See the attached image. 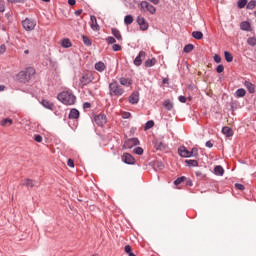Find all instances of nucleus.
I'll use <instances>...</instances> for the list:
<instances>
[{
	"label": "nucleus",
	"mask_w": 256,
	"mask_h": 256,
	"mask_svg": "<svg viewBox=\"0 0 256 256\" xmlns=\"http://www.w3.org/2000/svg\"><path fill=\"white\" fill-rule=\"evenodd\" d=\"M68 4L70 6H75L76 5V0H68Z\"/></svg>",
	"instance_id": "57"
},
{
	"label": "nucleus",
	"mask_w": 256,
	"mask_h": 256,
	"mask_svg": "<svg viewBox=\"0 0 256 256\" xmlns=\"http://www.w3.org/2000/svg\"><path fill=\"white\" fill-rule=\"evenodd\" d=\"M61 46L63 48H70V47H72V42L69 38H65L62 40Z\"/></svg>",
	"instance_id": "26"
},
{
	"label": "nucleus",
	"mask_w": 256,
	"mask_h": 256,
	"mask_svg": "<svg viewBox=\"0 0 256 256\" xmlns=\"http://www.w3.org/2000/svg\"><path fill=\"white\" fill-rule=\"evenodd\" d=\"M120 84L126 87H130L131 86V81L125 77H121L120 78Z\"/></svg>",
	"instance_id": "31"
},
{
	"label": "nucleus",
	"mask_w": 256,
	"mask_h": 256,
	"mask_svg": "<svg viewBox=\"0 0 256 256\" xmlns=\"http://www.w3.org/2000/svg\"><path fill=\"white\" fill-rule=\"evenodd\" d=\"M185 163L188 166H192V167H197L199 166V162H197V160H185Z\"/></svg>",
	"instance_id": "34"
},
{
	"label": "nucleus",
	"mask_w": 256,
	"mask_h": 256,
	"mask_svg": "<svg viewBox=\"0 0 256 256\" xmlns=\"http://www.w3.org/2000/svg\"><path fill=\"white\" fill-rule=\"evenodd\" d=\"M247 43H248V45H250L252 47L256 46V38L255 37H249L247 39Z\"/></svg>",
	"instance_id": "38"
},
{
	"label": "nucleus",
	"mask_w": 256,
	"mask_h": 256,
	"mask_svg": "<svg viewBox=\"0 0 256 256\" xmlns=\"http://www.w3.org/2000/svg\"><path fill=\"white\" fill-rule=\"evenodd\" d=\"M112 49L114 52H118L122 50V46L120 44H113Z\"/></svg>",
	"instance_id": "43"
},
{
	"label": "nucleus",
	"mask_w": 256,
	"mask_h": 256,
	"mask_svg": "<svg viewBox=\"0 0 256 256\" xmlns=\"http://www.w3.org/2000/svg\"><path fill=\"white\" fill-rule=\"evenodd\" d=\"M206 147L213 148V142H211V140H208V142H206Z\"/></svg>",
	"instance_id": "55"
},
{
	"label": "nucleus",
	"mask_w": 256,
	"mask_h": 256,
	"mask_svg": "<svg viewBox=\"0 0 256 256\" xmlns=\"http://www.w3.org/2000/svg\"><path fill=\"white\" fill-rule=\"evenodd\" d=\"M79 117H80L79 110H76V108H73L72 110H70L69 119H78Z\"/></svg>",
	"instance_id": "19"
},
{
	"label": "nucleus",
	"mask_w": 256,
	"mask_h": 256,
	"mask_svg": "<svg viewBox=\"0 0 256 256\" xmlns=\"http://www.w3.org/2000/svg\"><path fill=\"white\" fill-rule=\"evenodd\" d=\"M22 26L25 31L30 32V31L35 30V28L37 26V22H36V20L26 18L25 20L22 21Z\"/></svg>",
	"instance_id": "5"
},
{
	"label": "nucleus",
	"mask_w": 256,
	"mask_h": 256,
	"mask_svg": "<svg viewBox=\"0 0 256 256\" xmlns=\"http://www.w3.org/2000/svg\"><path fill=\"white\" fill-rule=\"evenodd\" d=\"M106 42H107L108 44H115V43L117 42V40H116V38H114L113 36H108V37L106 38Z\"/></svg>",
	"instance_id": "41"
},
{
	"label": "nucleus",
	"mask_w": 256,
	"mask_h": 256,
	"mask_svg": "<svg viewBox=\"0 0 256 256\" xmlns=\"http://www.w3.org/2000/svg\"><path fill=\"white\" fill-rule=\"evenodd\" d=\"M240 28L243 31H250L251 25H250V23L248 21H243L240 24Z\"/></svg>",
	"instance_id": "24"
},
{
	"label": "nucleus",
	"mask_w": 256,
	"mask_h": 256,
	"mask_svg": "<svg viewBox=\"0 0 256 256\" xmlns=\"http://www.w3.org/2000/svg\"><path fill=\"white\" fill-rule=\"evenodd\" d=\"M34 140L37 142V143H41L43 141V137L40 136V134H37L36 136H34Z\"/></svg>",
	"instance_id": "48"
},
{
	"label": "nucleus",
	"mask_w": 256,
	"mask_h": 256,
	"mask_svg": "<svg viewBox=\"0 0 256 256\" xmlns=\"http://www.w3.org/2000/svg\"><path fill=\"white\" fill-rule=\"evenodd\" d=\"M140 7L141 10H146L151 15H155V13L157 12V8H155V6H153V4L149 3L148 1H142L140 3Z\"/></svg>",
	"instance_id": "6"
},
{
	"label": "nucleus",
	"mask_w": 256,
	"mask_h": 256,
	"mask_svg": "<svg viewBox=\"0 0 256 256\" xmlns=\"http://www.w3.org/2000/svg\"><path fill=\"white\" fill-rule=\"evenodd\" d=\"M36 185L35 180H31V178H25V180L22 181V186L34 188Z\"/></svg>",
	"instance_id": "16"
},
{
	"label": "nucleus",
	"mask_w": 256,
	"mask_h": 256,
	"mask_svg": "<svg viewBox=\"0 0 256 256\" xmlns=\"http://www.w3.org/2000/svg\"><path fill=\"white\" fill-rule=\"evenodd\" d=\"M155 64H157L156 58L147 59L144 63L146 68H151V67L155 66Z\"/></svg>",
	"instance_id": "21"
},
{
	"label": "nucleus",
	"mask_w": 256,
	"mask_h": 256,
	"mask_svg": "<svg viewBox=\"0 0 256 256\" xmlns=\"http://www.w3.org/2000/svg\"><path fill=\"white\" fill-rule=\"evenodd\" d=\"M244 85L247 88V90L249 91V93L252 94L255 92V86L251 82L245 81Z\"/></svg>",
	"instance_id": "25"
},
{
	"label": "nucleus",
	"mask_w": 256,
	"mask_h": 256,
	"mask_svg": "<svg viewBox=\"0 0 256 256\" xmlns=\"http://www.w3.org/2000/svg\"><path fill=\"white\" fill-rule=\"evenodd\" d=\"M140 101V93L138 91H134L130 96H129V103L130 104H138Z\"/></svg>",
	"instance_id": "13"
},
{
	"label": "nucleus",
	"mask_w": 256,
	"mask_h": 256,
	"mask_svg": "<svg viewBox=\"0 0 256 256\" xmlns=\"http://www.w3.org/2000/svg\"><path fill=\"white\" fill-rule=\"evenodd\" d=\"M245 6H247V0H239L238 1V8L243 9Z\"/></svg>",
	"instance_id": "40"
},
{
	"label": "nucleus",
	"mask_w": 256,
	"mask_h": 256,
	"mask_svg": "<svg viewBox=\"0 0 256 256\" xmlns=\"http://www.w3.org/2000/svg\"><path fill=\"white\" fill-rule=\"evenodd\" d=\"M82 40H83L84 45H86L88 47L92 46V40L87 35H82Z\"/></svg>",
	"instance_id": "30"
},
{
	"label": "nucleus",
	"mask_w": 256,
	"mask_h": 256,
	"mask_svg": "<svg viewBox=\"0 0 256 256\" xmlns=\"http://www.w3.org/2000/svg\"><path fill=\"white\" fill-rule=\"evenodd\" d=\"M163 106L168 111H171L173 109V103L171 102V100H165L163 102Z\"/></svg>",
	"instance_id": "29"
},
{
	"label": "nucleus",
	"mask_w": 256,
	"mask_h": 256,
	"mask_svg": "<svg viewBox=\"0 0 256 256\" xmlns=\"http://www.w3.org/2000/svg\"><path fill=\"white\" fill-rule=\"evenodd\" d=\"M216 71L219 74L223 73V71H225V66H223V64L218 65Z\"/></svg>",
	"instance_id": "45"
},
{
	"label": "nucleus",
	"mask_w": 256,
	"mask_h": 256,
	"mask_svg": "<svg viewBox=\"0 0 256 256\" xmlns=\"http://www.w3.org/2000/svg\"><path fill=\"white\" fill-rule=\"evenodd\" d=\"M111 33L112 35L115 37V39L119 42H122L123 41V36H122V33L119 29L117 28H112L111 29Z\"/></svg>",
	"instance_id": "15"
},
{
	"label": "nucleus",
	"mask_w": 256,
	"mask_h": 256,
	"mask_svg": "<svg viewBox=\"0 0 256 256\" xmlns=\"http://www.w3.org/2000/svg\"><path fill=\"white\" fill-rule=\"evenodd\" d=\"M83 13V9H78L75 11L76 16H80Z\"/></svg>",
	"instance_id": "56"
},
{
	"label": "nucleus",
	"mask_w": 256,
	"mask_h": 256,
	"mask_svg": "<svg viewBox=\"0 0 256 256\" xmlns=\"http://www.w3.org/2000/svg\"><path fill=\"white\" fill-rule=\"evenodd\" d=\"M36 74V70L33 67H27L25 70H21L16 75V80L20 83H27L32 79V76Z\"/></svg>",
	"instance_id": "1"
},
{
	"label": "nucleus",
	"mask_w": 256,
	"mask_h": 256,
	"mask_svg": "<svg viewBox=\"0 0 256 256\" xmlns=\"http://www.w3.org/2000/svg\"><path fill=\"white\" fill-rule=\"evenodd\" d=\"M185 181V176H181L180 178H177V180L174 182L175 185H180Z\"/></svg>",
	"instance_id": "46"
},
{
	"label": "nucleus",
	"mask_w": 256,
	"mask_h": 256,
	"mask_svg": "<svg viewBox=\"0 0 256 256\" xmlns=\"http://www.w3.org/2000/svg\"><path fill=\"white\" fill-rule=\"evenodd\" d=\"M195 48L193 44H187L184 47V53H191V51Z\"/></svg>",
	"instance_id": "37"
},
{
	"label": "nucleus",
	"mask_w": 256,
	"mask_h": 256,
	"mask_svg": "<svg viewBox=\"0 0 256 256\" xmlns=\"http://www.w3.org/2000/svg\"><path fill=\"white\" fill-rule=\"evenodd\" d=\"M178 154L184 158L191 157V152L187 148H185V146H181L180 148H178Z\"/></svg>",
	"instance_id": "14"
},
{
	"label": "nucleus",
	"mask_w": 256,
	"mask_h": 256,
	"mask_svg": "<svg viewBox=\"0 0 256 256\" xmlns=\"http://www.w3.org/2000/svg\"><path fill=\"white\" fill-rule=\"evenodd\" d=\"M178 100L181 102V103H186L187 102V97H185L184 95H180L178 97Z\"/></svg>",
	"instance_id": "50"
},
{
	"label": "nucleus",
	"mask_w": 256,
	"mask_h": 256,
	"mask_svg": "<svg viewBox=\"0 0 256 256\" xmlns=\"http://www.w3.org/2000/svg\"><path fill=\"white\" fill-rule=\"evenodd\" d=\"M214 173L215 175L223 176V174H225V170L223 169V166H215Z\"/></svg>",
	"instance_id": "22"
},
{
	"label": "nucleus",
	"mask_w": 256,
	"mask_h": 256,
	"mask_svg": "<svg viewBox=\"0 0 256 256\" xmlns=\"http://www.w3.org/2000/svg\"><path fill=\"white\" fill-rule=\"evenodd\" d=\"M128 256H136L134 253L129 254Z\"/></svg>",
	"instance_id": "64"
},
{
	"label": "nucleus",
	"mask_w": 256,
	"mask_h": 256,
	"mask_svg": "<svg viewBox=\"0 0 256 256\" xmlns=\"http://www.w3.org/2000/svg\"><path fill=\"white\" fill-rule=\"evenodd\" d=\"M246 94V90L244 88H239L235 91V97L236 98H242Z\"/></svg>",
	"instance_id": "23"
},
{
	"label": "nucleus",
	"mask_w": 256,
	"mask_h": 256,
	"mask_svg": "<svg viewBox=\"0 0 256 256\" xmlns=\"http://www.w3.org/2000/svg\"><path fill=\"white\" fill-rule=\"evenodd\" d=\"M110 95L122 96L125 90L119 85L117 81H113L109 84Z\"/></svg>",
	"instance_id": "3"
},
{
	"label": "nucleus",
	"mask_w": 256,
	"mask_h": 256,
	"mask_svg": "<svg viewBox=\"0 0 256 256\" xmlns=\"http://www.w3.org/2000/svg\"><path fill=\"white\" fill-rule=\"evenodd\" d=\"M10 2H21V0H10Z\"/></svg>",
	"instance_id": "62"
},
{
	"label": "nucleus",
	"mask_w": 256,
	"mask_h": 256,
	"mask_svg": "<svg viewBox=\"0 0 256 256\" xmlns=\"http://www.w3.org/2000/svg\"><path fill=\"white\" fill-rule=\"evenodd\" d=\"M125 25H131L134 23V17L133 15H126L124 18Z\"/></svg>",
	"instance_id": "27"
},
{
	"label": "nucleus",
	"mask_w": 256,
	"mask_h": 256,
	"mask_svg": "<svg viewBox=\"0 0 256 256\" xmlns=\"http://www.w3.org/2000/svg\"><path fill=\"white\" fill-rule=\"evenodd\" d=\"M152 4L157 5L159 4V0H149Z\"/></svg>",
	"instance_id": "59"
},
{
	"label": "nucleus",
	"mask_w": 256,
	"mask_h": 256,
	"mask_svg": "<svg viewBox=\"0 0 256 256\" xmlns=\"http://www.w3.org/2000/svg\"><path fill=\"white\" fill-rule=\"evenodd\" d=\"M140 145V140L138 138H129L124 142L123 147L125 149H132L135 146Z\"/></svg>",
	"instance_id": "7"
},
{
	"label": "nucleus",
	"mask_w": 256,
	"mask_h": 256,
	"mask_svg": "<svg viewBox=\"0 0 256 256\" xmlns=\"http://www.w3.org/2000/svg\"><path fill=\"white\" fill-rule=\"evenodd\" d=\"M222 133L226 137H232L233 136V129L229 128V126H224V128H222Z\"/></svg>",
	"instance_id": "20"
},
{
	"label": "nucleus",
	"mask_w": 256,
	"mask_h": 256,
	"mask_svg": "<svg viewBox=\"0 0 256 256\" xmlns=\"http://www.w3.org/2000/svg\"><path fill=\"white\" fill-rule=\"evenodd\" d=\"M30 51L28 49L24 50V54L28 55Z\"/></svg>",
	"instance_id": "61"
},
{
	"label": "nucleus",
	"mask_w": 256,
	"mask_h": 256,
	"mask_svg": "<svg viewBox=\"0 0 256 256\" xmlns=\"http://www.w3.org/2000/svg\"><path fill=\"white\" fill-rule=\"evenodd\" d=\"M57 99L64 105H74L76 102V96L69 90L60 92Z\"/></svg>",
	"instance_id": "2"
},
{
	"label": "nucleus",
	"mask_w": 256,
	"mask_h": 256,
	"mask_svg": "<svg viewBox=\"0 0 256 256\" xmlns=\"http://www.w3.org/2000/svg\"><path fill=\"white\" fill-rule=\"evenodd\" d=\"M146 57V52L145 51H140L139 54L136 56V58L134 59V65L139 67L142 65L143 63V59Z\"/></svg>",
	"instance_id": "12"
},
{
	"label": "nucleus",
	"mask_w": 256,
	"mask_h": 256,
	"mask_svg": "<svg viewBox=\"0 0 256 256\" xmlns=\"http://www.w3.org/2000/svg\"><path fill=\"white\" fill-rule=\"evenodd\" d=\"M224 57H225V60H226L228 63L233 62V54H231V52L225 51Z\"/></svg>",
	"instance_id": "32"
},
{
	"label": "nucleus",
	"mask_w": 256,
	"mask_h": 256,
	"mask_svg": "<svg viewBox=\"0 0 256 256\" xmlns=\"http://www.w3.org/2000/svg\"><path fill=\"white\" fill-rule=\"evenodd\" d=\"M6 52V45L2 44L0 45V55H3Z\"/></svg>",
	"instance_id": "49"
},
{
	"label": "nucleus",
	"mask_w": 256,
	"mask_h": 256,
	"mask_svg": "<svg viewBox=\"0 0 256 256\" xmlns=\"http://www.w3.org/2000/svg\"><path fill=\"white\" fill-rule=\"evenodd\" d=\"M122 161H123L125 164H128V165H133V164H135V158H134V156H132V154H128V152H125V153L122 155Z\"/></svg>",
	"instance_id": "10"
},
{
	"label": "nucleus",
	"mask_w": 256,
	"mask_h": 256,
	"mask_svg": "<svg viewBox=\"0 0 256 256\" xmlns=\"http://www.w3.org/2000/svg\"><path fill=\"white\" fill-rule=\"evenodd\" d=\"M0 12L1 13L5 12V5L2 1H0Z\"/></svg>",
	"instance_id": "54"
},
{
	"label": "nucleus",
	"mask_w": 256,
	"mask_h": 256,
	"mask_svg": "<svg viewBox=\"0 0 256 256\" xmlns=\"http://www.w3.org/2000/svg\"><path fill=\"white\" fill-rule=\"evenodd\" d=\"M41 104H42V106H43L44 108H46V109H48V110L53 111V109H54V103L51 102V101H49V100H47V99H43V100L41 101Z\"/></svg>",
	"instance_id": "17"
},
{
	"label": "nucleus",
	"mask_w": 256,
	"mask_h": 256,
	"mask_svg": "<svg viewBox=\"0 0 256 256\" xmlns=\"http://www.w3.org/2000/svg\"><path fill=\"white\" fill-rule=\"evenodd\" d=\"M95 70L98 72H104L106 70V64L102 61H99L95 64Z\"/></svg>",
	"instance_id": "18"
},
{
	"label": "nucleus",
	"mask_w": 256,
	"mask_h": 256,
	"mask_svg": "<svg viewBox=\"0 0 256 256\" xmlns=\"http://www.w3.org/2000/svg\"><path fill=\"white\" fill-rule=\"evenodd\" d=\"M124 251L128 255L133 254V250H132V247L130 245L125 246Z\"/></svg>",
	"instance_id": "42"
},
{
	"label": "nucleus",
	"mask_w": 256,
	"mask_h": 256,
	"mask_svg": "<svg viewBox=\"0 0 256 256\" xmlns=\"http://www.w3.org/2000/svg\"><path fill=\"white\" fill-rule=\"evenodd\" d=\"M235 187H236V189L241 190V191H243L245 189L243 184H235Z\"/></svg>",
	"instance_id": "53"
},
{
	"label": "nucleus",
	"mask_w": 256,
	"mask_h": 256,
	"mask_svg": "<svg viewBox=\"0 0 256 256\" xmlns=\"http://www.w3.org/2000/svg\"><path fill=\"white\" fill-rule=\"evenodd\" d=\"M122 117H123V119H129L131 117V113L130 112H123Z\"/></svg>",
	"instance_id": "52"
},
{
	"label": "nucleus",
	"mask_w": 256,
	"mask_h": 256,
	"mask_svg": "<svg viewBox=\"0 0 256 256\" xmlns=\"http://www.w3.org/2000/svg\"><path fill=\"white\" fill-rule=\"evenodd\" d=\"M214 61H215L216 63H221V56H220L219 54H215V55H214Z\"/></svg>",
	"instance_id": "51"
},
{
	"label": "nucleus",
	"mask_w": 256,
	"mask_h": 256,
	"mask_svg": "<svg viewBox=\"0 0 256 256\" xmlns=\"http://www.w3.org/2000/svg\"><path fill=\"white\" fill-rule=\"evenodd\" d=\"M137 23L142 31H147L149 29V23L142 15L137 17Z\"/></svg>",
	"instance_id": "8"
},
{
	"label": "nucleus",
	"mask_w": 256,
	"mask_h": 256,
	"mask_svg": "<svg viewBox=\"0 0 256 256\" xmlns=\"http://www.w3.org/2000/svg\"><path fill=\"white\" fill-rule=\"evenodd\" d=\"M67 166H69L70 168H74L75 167V162H74V160H72V158H69L67 160Z\"/></svg>",
	"instance_id": "47"
},
{
	"label": "nucleus",
	"mask_w": 256,
	"mask_h": 256,
	"mask_svg": "<svg viewBox=\"0 0 256 256\" xmlns=\"http://www.w3.org/2000/svg\"><path fill=\"white\" fill-rule=\"evenodd\" d=\"M192 37L196 40H201L203 39V32L201 31H193L192 32Z\"/></svg>",
	"instance_id": "28"
},
{
	"label": "nucleus",
	"mask_w": 256,
	"mask_h": 256,
	"mask_svg": "<svg viewBox=\"0 0 256 256\" xmlns=\"http://www.w3.org/2000/svg\"><path fill=\"white\" fill-rule=\"evenodd\" d=\"M13 124V120H11V118H5L2 122H1V126L6 127V126H11Z\"/></svg>",
	"instance_id": "33"
},
{
	"label": "nucleus",
	"mask_w": 256,
	"mask_h": 256,
	"mask_svg": "<svg viewBox=\"0 0 256 256\" xmlns=\"http://www.w3.org/2000/svg\"><path fill=\"white\" fill-rule=\"evenodd\" d=\"M90 27L93 31H99L100 25L98 24L97 17L95 15L90 16Z\"/></svg>",
	"instance_id": "11"
},
{
	"label": "nucleus",
	"mask_w": 256,
	"mask_h": 256,
	"mask_svg": "<svg viewBox=\"0 0 256 256\" xmlns=\"http://www.w3.org/2000/svg\"><path fill=\"white\" fill-rule=\"evenodd\" d=\"M134 153H135L136 155H143V154H144V150H143V148L138 147V148H135V149H134Z\"/></svg>",
	"instance_id": "44"
},
{
	"label": "nucleus",
	"mask_w": 256,
	"mask_h": 256,
	"mask_svg": "<svg viewBox=\"0 0 256 256\" xmlns=\"http://www.w3.org/2000/svg\"><path fill=\"white\" fill-rule=\"evenodd\" d=\"M94 121L98 126L104 127L107 124V117L105 114H98V116H95Z\"/></svg>",
	"instance_id": "9"
},
{
	"label": "nucleus",
	"mask_w": 256,
	"mask_h": 256,
	"mask_svg": "<svg viewBox=\"0 0 256 256\" xmlns=\"http://www.w3.org/2000/svg\"><path fill=\"white\" fill-rule=\"evenodd\" d=\"M5 90V85H0V92Z\"/></svg>",
	"instance_id": "60"
},
{
	"label": "nucleus",
	"mask_w": 256,
	"mask_h": 256,
	"mask_svg": "<svg viewBox=\"0 0 256 256\" xmlns=\"http://www.w3.org/2000/svg\"><path fill=\"white\" fill-rule=\"evenodd\" d=\"M93 80L94 76L92 72H84L81 78L79 79L81 88H84L85 86L89 85L93 82Z\"/></svg>",
	"instance_id": "4"
},
{
	"label": "nucleus",
	"mask_w": 256,
	"mask_h": 256,
	"mask_svg": "<svg viewBox=\"0 0 256 256\" xmlns=\"http://www.w3.org/2000/svg\"><path fill=\"white\" fill-rule=\"evenodd\" d=\"M155 126V122L153 120H148L145 124V131L150 130Z\"/></svg>",
	"instance_id": "35"
},
{
	"label": "nucleus",
	"mask_w": 256,
	"mask_h": 256,
	"mask_svg": "<svg viewBox=\"0 0 256 256\" xmlns=\"http://www.w3.org/2000/svg\"><path fill=\"white\" fill-rule=\"evenodd\" d=\"M42 1L45 2V3L51 2V0H42Z\"/></svg>",
	"instance_id": "63"
},
{
	"label": "nucleus",
	"mask_w": 256,
	"mask_h": 256,
	"mask_svg": "<svg viewBox=\"0 0 256 256\" xmlns=\"http://www.w3.org/2000/svg\"><path fill=\"white\" fill-rule=\"evenodd\" d=\"M84 108L89 109L91 108V104L89 102L84 103Z\"/></svg>",
	"instance_id": "58"
},
{
	"label": "nucleus",
	"mask_w": 256,
	"mask_h": 256,
	"mask_svg": "<svg viewBox=\"0 0 256 256\" xmlns=\"http://www.w3.org/2000/svg\"><path fill=\"white\" fill-rule=\"evenodd\" d=\"M256 7V1L255 0H251L247 3L246 8L248 10H253Z\"/></svg>",
	"instance_id": "36"
},
{
	"label": "nucleus",
	"mask_w": 256,
	"mask_h": 256,
	"mask_svg": "<svg viewBox=\"0 0 256 256\" xmlns=\"http://www.w3.org/2000/svg\"><path fill=\"white\" fill-rule=\"evenodd\" d=\"M198 156H199V150H197V148H192V150L190 152V157L197 158Z\"/></svg>",
	"instance_id": "39"
}]
</instances>
